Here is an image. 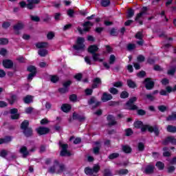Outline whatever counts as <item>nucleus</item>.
I'll use <instances>...</instances> for the list:
<instances>
[{"instance_id":"obj_15","label":"nucleus","mask_w":176,"mask_h":176,"mask_svg":"<svg viewBox=\"0 0 176 176\" xmlns=\"http://www.w3.org/2000/svg\"><path fill=\"white\" fill-rule=\"evenodd\" d=\"M88 104L89 105H93V108H96V107H99V105H100L101 104V102H98L97 101V100H96L94 98H91L89 102H88Z\"/></svg>"},{"instance_id":"obj_55","label":"nucleus","mask_w":176,"mask_h":176,"mask_svg":"<svg viewBox=\"0 0 176 176\" xmlns=\"http://www.w3.org/2000/svg\"><path fill=\"white\" fill-rule=\"evenodd\" d=\"M58 76H52L51 77V82H52L53 83H56V82H58Z\"/></svg>"},{"instance_id":"obj_47","label":"nucleus","mask_w":176,"mask_h":176,"mask_svg":"<svg viewBox=\"0 0 176 176\" xmlns=\"http://www.w3.org/2000/svg\"><path fill=\"white\" fill-rule=\"evenodd\" d=\"M9 40L7 38H0V45H8Z\"/></svg>"},{"instance_id":"obj_20","label":"nucleus","mask_w":176,"mask_h":176,"mask_svg":"<svg viewBox=\"0 0 176 176\" xmlns=\"http://www.w3.org/2000/svg\"><path fill=\"white\" fill-rule=\"evenodd\" d=\"M98 51V47L97 45H90L88 48L89 53H91V54H96V52Z\"/></svg>"},{"instance_id":"obj_18","label":"nucleus","mask_w":176,"mask_h":176,"mask_svg":"<svg viewBox=\"0 0 176 176\" xmlns=\"http://www.w3.org/2000/svg\"><path fill=\"white\" fill-rule=\"evenodd\" d=\"M38 134L43 135V134H47L49 133V129L45 127H40L36 129Z\"/></svg>"},{"instance_id":"obj_8","label":"nucleus","mask_w":176,"mask_h":176,"mask_svg":"<svg viewBox=\"0 0 176 176\" xmlns=\"http://www.w3.org/2000/svg\"><path fill=\"white\" fill-rule=\"evenodd\" d=\"M84 29L82 30V28H78V31L80 34H83V32H87L90 30L91 27H93V23L90 21H87L83 24Z\"/></svg>"},{"instance_id":"obj_31","label":"nucleus","mask_w":176,"mask_h":176,"mask_svg":"<svg viewBox=\"0 0 176 176\" xmlns=\"http://www.w3.org/2000/svg\"><path fill=\"white\" fill-rule=\"evenodd\" d=\"M36 47H37L38 49L47 47V43H36Z\"/></svg>"},{"instance_id":"obj_43","label":"nucleus","mask_w":176,"mask_h":176,"mask_svg":"<svg viewBox=\"0 0 176 176\" xmlns=\"http://www.w3.org/2000/svg\"><path fill=\"white\" fill-rule=\"evenodd\" d=\"M134 16V11L132 9H129L127 13V19H131Z\"/></svg>"},{"instance_id":"obj_46","label":"nucleus","mask_w":176,"mask_h":176,"mask_svg":"<svg viewBox=\"0 0 176 176\" xmlns=\"http://www.w3.org/2000/svg\"><path fill=\"white\" fill-rule=\"evenodd\" d=\"M163 151H164V153H163V155L164 156H165V157H168V156H170V152H168V148H167V147H164V148H163Z\"/></svg>"},{"instance_id":"obj_1","label":"nucleus","mask_w":176,"mask_h":176,"mask_svg":"<svg viewBox=\"0 0 176 176\" xmlns=\"http://www.w3.org/2000/svg\"><path fill=\"white\" fill-rule=\"evenodd\" d=\"M48 171L51 174H61V173L65 171V166L63 164H59L58 162L55 161L54 166L50 168Z\"/></svg>"},{"instance_id":"obj_5","label":"nucleus","mask_w":176,"mask_h":176,"mask_svg":"<svg viewBox=\"0 0 176 176\" xmlns=\"http://www.w3.org/2000/svg\"><path fill=\"white\" fill-rule=\"evenodd\" d=\"M148 130L150 133H154L155 135H159V128L157 126H151L149 125H145L142 128V131L144 133Z\"/></svg>"},{"instance_id":"obj_9","label":"nucleus","mask_w":176,"mask_h":176,"mask_svg":"<svg viewBox=\"0 0 176 176\" xmlns=\"http://www.w3.org/2000/svg\"><path fill=\"white\" fill-rule=\"evenodd\" d=\"M137 101V98L133 97L126 102V109H137V106L134 105V102Z\"/></svg>"},{"instance_id":"obj_25","label":"nucleus","mask_w":176,"mask_h":176,"mask_svg":"<svg viewBox=\"0 0 176 176\" xmlns=\"http://www.w3.org/2000/svg\"><path fill=\"white\" fill-rule=\"evenodd\" d=\"M145 126L146 125H143L142 122L141 121H136L134 123V127H135V129H141V131H142V127Z\"/></svg>"},{"instance_id":"obj_38","label":"nucleus","mask_w":176,"mask_h":176,"mask_svg":"<svg viewBox=\"0 0 176 176\" xmlns=\"http://www.w3.org/2000/svg\"><path fill=\"white\" fill-rule=\"evenodd\" d=\"M28 124H29L28 121L27 120L23 121L21 125V129H22V130L27 129H28L27 127H28Z\"/></svg>"},{"instance_id":"obj_61","label":"nucleus","mask_w":176,"mask_h":176,"mask_svg":"<svg viewBox=\"0 0 176 176\" xmlns=\"http://www.w3.org/2000/svg\"><path fill=\"white\" fill-rule=\"evenodd\" d=\"M3 28H9L10 27V23L9 22H4L2 25Z\"/></svg>"},{"instance_id":"obj_63","label":"nucleus","mask_w":176,"mask_h":176,"mask_svg":"<svg viewBox=\"0 0 176 176\" xmlns=\"http://www.w3.org/2000/svg\"><path fill=\"white\" fill-rule=\"evenodd\" d=\"M61 17V14L60 13H56L54 14V19L56 21H58L60 20V18Z\"/></svg>"},{"instance_id":"obj_2","label":"nucleus","mask_w":176,"mask_h":176,"mask_svg":"<svg viewBox=\"0 0 176 176\" xmlns=\"http://www.w3.org/2000/svg\"><path fill=\"white\" fill-rule=\"evenodd\" d=\"M41 3V0H28V3L21 1L19 3L21 8H27L30 10L35 9V5H38Z\"/></svg>"},{"instance_id":"obj_17","label":"nucleus","mask_w":176,"mask_h":176,"mask_svg":"<svg viewBox=\"0 0 176 176\" xmlns=\"http://www.w3.org/2000/svg\"><path fill=\"white\" fill-rule=\"evenodd\" d=\"M3 65L5 68H12V67H13V61L9 59H6L3 60Z\"/></svg>"},{"instance_id":"obj_56","label":"nucleus","mask_w":176,"mask_h":176,"mask_svg":"<svg viewBox=\"0 0 176 176\" xmlns=\"http://www.w3.org/2000/svg\"><path fill=\"white\" fill-rule=\"evenodd\" d=\"M144 148L145 146L143 144L142 142L138 144V148L139 149V151H144Z\"/></svg>"},{"instance_id":"obj_26","label":"nucleus","mask_w":176,"mask_h":176,"mask_svg":"<svg viewBox=\"0 0 176 176\" xmlns=\"http://www.w3.org/2000/svg\"><path fill=\"white\" fill-rule=\"evenodd\" d=\"M98 85H101V79L100 78H96L94 79V85H92L93 89H96Z\"/></svg>"},{"instance_id":"obj_19","label":"nucleus","mask_w":176,"mask_h":176,"mask_svg":"<svg viewBox=\"0 0 176 176\" xmlns=\"http://www.w3.org/2000/svg\"><path fill=\"white\" fill-rule=\"evenodd\" d=\"M154 170H155V166L152 164H149L146 167L144 173L145 174H152Z\"/></svg>"},{"instance_id":"obj_35","label":"nucleus","mask_w":176,"mask_h":176,"mask_svg":"<svg viewBox=\"0 0 176 176\" xmlns=\"http://www.w3.org/2000/svg\"><path fill=\"white\" fill-rule=\"evenodd\" d=\"M28 71H29V72H31V74H36V68L35 67V66H29L28 67Z\"/></svg>"},{"instance_id":"obj_42","label":"nucleus","mask_w":176,"mask_h":176,"mask_svg":"<svg viewBox=\"0 0 176 176\" xmlns=\"http://www.w3.org/2000/svg\"><path fill=\"white\" fill-rule=\"evenodd\" d=\"M118 157H119V153H113L109 155V159H110L111 160L113 159H116Z\"/></svg>"},{"instance_id":"obj_21","label":"nucleus","mask_w":176,"mask_h":176,"mask_svg":"<svg viewBox=\"0 0 176 176\" xmlns=\"http://www.w3.org/2000/svg\"><path fill=\"white\" fill-rule=\"evenodd\" d=\"M107 120H108L109 126H113V125L116 124V122L115 120V118L113 117L112 115H109L107 116Z\"/></svg>"},{"instance_id":"obj_30","label":"nucleus","mask_w":176,"mask_h":176,"mask_svg":"<svg viewBox=\"0 0 176 176\" xmlns=\"http://www.w3.org/2000/svg\"><path fill=\"white\" fill-rule=\"evenodd\" d=\"M32 96L28 95L23 98L24 102L25 104H30V102H32Z\"/></svg>"},{"instance_id":"obj_34","label":"nucleus","mask_w":176,"mask_h":176,"mask_svg":"<svg viewBox=\"0 0 176 176\" xmlns=\"http://www.w3.org/2000/svg\"><path fill=\"white\" fill-rule=\"evenodd\" d=\"M167 131L169 133H176V126L168 125L167 127Z\"/></svg>"},{"instance_id":"obj_6","label":"nucleus","mask_w":176,"mask_h":176,"mask_svg":"<svg viewBox=\"0 0 176 176\" xmlns=\"http://www.w3.org/2000/svg\"><path fill=\"white\" fill-rule=\"evenodd\" d=\"M59 146H61L62 150L60 151V156H71V153L68 151V144H63V142H59Z\"/></svg>"},{"instance_id":"obj_3","label":"nucleus","mask_w":176,"mask_h":176,"mask_svg":"<svg viewBox=\"0 0 176 176\" xmlns=\"http://www.w3.org/2000/svg\"><path fill=\"white\" fill-rule=\"evenodd\" d=\"M85 38L78 37L76 41V45L73 46L74 50H80L83 52L85 50Z\"/></svg>"},{"instance_id":"obj_11","label":"nucleus","mask_w":176,"mask_h":176,"mask_svg":"<svg viewBox=\"0 0 176 176\" xmlns=\"http://www.w3.org/2000/svg\"><path fill=\"white\" fill-rule=\"evenodd\" d=\"M146 89L147 90H151L153 89V86H155V82L151 80V78H146L144 80Z\"/></svg>"},{"instance_id":"obj_64","label":"nucleus","mask_w":176,"mask_h":176,"mask_svg":"<svg viewBox=\"0 0 176 176\" xmlns=\"http://www.w3.org/2000/svg\"><path fill=\"white\" fill-rule=\"evenodd\" d=\"M74 10H67V14L69 17H74Z\"/></svg>"},{"instance_id":"obj_29","label":"nucleus","mask_w":176,"mask_h":176,"mask_svg":"<svg viewBox=\"0 0 176 176\" xmlns=\"http://www.w3.org/2000/svg\"><path fill=\"white\" fill-rule=\"evenodd\" d=\"M23 133L25 137H31V135H32V129L27 128L26 129H24Z\"/></svg>"},{"instance_id":"obj_57","label":"nucleus","mask_w":176,"mask_h":176,"mask_svg":"<svg viewBox=\"0 0 176 176\" xmlns=\"http://www.w3.org/2000/svg\"><path fill=\"white\" fill-rule=\"evenodd\" d=\"M30 19L31 20H32V21H39L40 19L38 18V16H33V15H31L30 16Z\"/></svg>"},{"instance_id":"obj_10","label":"nucleus","mask_w":176,"mask_h":176,"mask_svg":"<svg viewBox=\"0 0 176 176\" xmlns=\"http://www.w3.org/2000/svg\"><path fill=\"white\" fill-rule=\"evenodd\" d=\"M23 28H24V23H23V22H19L18 23L15 24L13 26V30L16 35H19V34H20L21 30H23Z\"/></svg>"},{"instance_id":"obj_32","label":"nucleus","mask_w":176,"mask_h":176,"mask_svg":"<svg viewBox=\"0 0 176 176\" xmlns=\"http://www.w3.org/2000/svg\"><path fill=\"white\" fill-rule=\"evenodd\" d=\"M38 54L41 57H45V56H47V50H39L38 51Z\"/></svg>"},{"instance_id":"obj_4","label":"nucleus","mask_w":176,"mask_h":176,"mask_svg":"<svg viewBox=\"0 0 176 176\" xmlns=\"http://www.w3.org/2000/svg\"><path fill=\"white\" fill-rule=\"evenodd\" d=\"M101 167L98 164H95L93 167V168H91L89 167H87L85 169V173L87 175H93V174L97 173L100 171V169Z\"/></svg>"},{"instance_id":"obj_40","label":"nucleus","mask_w":176,"mask_h":176,"mask_svg":"<svg viewBox=\"0 0 176 176\" xmlns=\"http://www.w3.org/2000/svg\"><path fill=\"white\" fill-rule=\"evenodd\" d=\"M70 141H73L74 144H79L80 142V141H82V140L80 139V138H77L75 139V138L72 137L70 138Z\"/></svg>"},{"instance_id":"obj_23","label":"nucleus","mask_w":176,"mask_h":176,"mask_svg":"<svg viewBox=\"0 0 176 176\" xmlns=\"http://www.w3.org/2000/svg\"><path fill=\"white\" fill-rule=\"evenodd\" d=\"M96 146L94 148V153L95 155H98L100 152V148H101V144H100L99 142H96L95 143Z\"/></svg>"},{"instance_id":"obj_48","label":"nucleus","mask_w":176,"mask_h":176,"mask_svg":"<svg viewBox=\"0 0 176 176\" xmlns=\"http://www.w3.org/2000/svg\"><path fill=\"white\" fill-rule=\"evenodd\" d=\"M158 109L160 111V112H166V111H167V107L164 105H160L158 107Z\"/></svg>"},{"instance_id":"obj_24","label":"nucleus","mask_w":176,"mask_h":176,"mask_svg":"<svg viewBox=\"0 0 176 176\" xmlns=\"http://www.w3.org/2000/svg\"><path fill=\"white\" fill-rule=\"evenodd\" d=\"M73 119L78 120L80 122H83V120H85L86 118L83 116H79L78 113H74L73 114Z\"/></svg>"},{"instance_id":"obj_28","label":"nucleus","mask_w":176,"mask_h":176,"mask_svg":"<svg viewBox=\"0 0 176 176\" xmlns=\"http://www.w3.org/2000/svg\"><path fill=\"white\" fill-rule=\"evenodd\" d=\"M61 109L63 112H68L71 109V105L68 104H64L62 105Z\"/></svg>"},{"instance_id":"obj_14","label":"nucleus","mask_w":176,"mask_h":176,"mask_svg":"<svg viewBox=\"0 0 176 176\" xmlns=\"http://www.w3.org/2000/svg\"><path fill=\"white\" fill-rule=\"evenodd\" d=\"M19 152L23 155V157H27L28 155H30V151H28V149L24 146L21 147Z\"/></svg>"},{"instance_id":"obj_50","label":"nucleus","mask_w":176,"mask_h":176,"mask_svg":"<svg viewBox=\"0 0 176 176\" xmlns=\"http://www.w3.org/2000/svg\"><path fill=\"white\" fill-rule=\"evenodd\" d=\"M121 98H127L129 97V93L126 91H124L120 94Z\"/></svg>"},{"instance_id":"obj_41","label":"nucleus","mask_w":176,"mask_h":176,"mask_svg":"<svg viewBox=\"0 0 176 176\" xmlns=\"http://www.w3.org/2000/svg\"><path fill=\"white\" fill-rule=\"evenodd\" d=\"M127 85L129 86V87H131L132 89H134V87H135V82H134V81L131 80H127Z\"/></svg>"},{"instance_id":"obj_16","label":"nucleus","mask_w":176,"mask_h":176,"mask_svg":"<svg viewBox=\"0 0 176 176\" xmlns=\"http://www.w3.org/2000/svg\"><path fill=\"white\" fill-rule=\"evenodd\" d=\"M112 98H113L112 95L105 92L103 94L102 97L101 98V100L103 102H107V101L112 100Z\"/></svg>"},{"instance_id":"obj_52","label":"nucleus","mask_w":176,"mask_h":176,"mask_svg":"<svg viewBox=\"0 0 176 176\" xmlns=\"http://www.w3.org/2000/svg\"><path fill=\"white\" fill-rule=\"evenodd\" d=\"M166 92L167 93H171V91H175V86L173 88L171 87H166Z\"/></svg>"},{"instance_id":"obj_27","label":"nucleus","mask_w":176,"mask_h":176,"mask_svg":"<svg viewBox=\"0 0 176 176\" xmlns=\"http://www.w3.org/2000/svg\"><path fill=\"white\" fill-rule=\"evenodd\" d=\"M10 141H12V138H10V137H6L5 138H1L0 139V144H8V142H10Z\"/></svg>"},{"instance_id":"obj_44","label":"nucleus","mask_w":176,"mask_h":176,"mask_svg":"<svg viewBox=\"0 0 176 176\" xmlns=\"http://www.w3.org/2000/svg\"><path fill=\"white\" fill-rule=\"evenodd\" d=\"M9 153V151H6V150H2L0 152V156L1 157H6V156H8V154Z\"/></svg>"},{"instance_id":"obj_53","label":"nucleus","mask_w":176,"mask_h":176,"mask_svg":"<svg viewBox=\"0 0 176 176\" xmlns=\"http://www.w3.org/2000/svg\"><path fill=\"white\" fill-rule=\"evenodd\" d=\"M109 91L111 94H118V93H119V91H118V89L116 88H110L109 89Z\"/></svg>"},{"instance_id":"obj_13","label":"nucleus","mask_w":176,"mask_h":176,"mask_svg":"<svg viewBox=\"0 0 176 176\" xmlns=\"http://www.w3.org/2000/svg\"><path fill=\"white\" fill-rule=\"evenodd\" d=\"M173 144V145H176V139L173 137H168L165 141H164V145H168V144Z\"/></svg>"},{"instance_id":"obj_7","label":"nucleus","mask_w":176,"mask_h":176,"mask_svg":"<svg viewBox=\"0 0 176 176\" xmlns=\"http://www.w3.org/2000/svg\"><path fill=\"white\" fill-rule=\"evenodd\" d=\"M148 10V9H147L146 7H144V8H143L142 9L141 12L139 13V14H138L136 15V17H135V20L138 23H139V24H140V25H142V21H141V19H142V17H144V16H145V14H146V10Z\"/></svg>"},{"instance_id":"obj_60","label":"nucleus","mask_w":176,"mask_h":176,"mask_svg":"<svg viewBox=\"0 0 176 176\" xmlns=\"http://www.w3.org/2000/svg\"><path fill=\"white\" fill-rule=\"evenodd\" d=\"M125 133H126V135L129 137L131 135V134H133V131L130 129H126Z\"/></svg>"},{"instance_id":"obj_33","label":"nucleus","mask_w":176,"mask_h":176,"mask_svg":"<svg viewBox=\"0 0 176 176\" xmlns=\"http://www.w3.org/2000/svg\"><path fill=\"white\" fill-rule=\"evenodd\" d=\"M100 3H101L102 6H103L104 8H107V6H109V5L111 4V1L110 0H102Z\"/></svg>"},{"instance_id":"obj_12","label":"nucleus","mask_w":176,"mask_h":176,"mask_svg":"<svg viewBox=\"0 0 176 176\" xmlns=\"http://www.w3.org/2000/svg\"><path fill=\"white\" fill-rule=\"evenodd\" d=\"M18 111L19 110H17V109H12L10 110L11 119L16 120L20 118V114L17 113Z\"/></svg>"},{"instance_id":"obj_36","label":"nucleus","mask_w":176,"mask_h":176,"mask_svg":"<svg viewBox=\"0 0 176 176\" xmlns=\"http://www.w3.org/2000/svg\"><path fill=\"white\" fill-rule=\"evenodd\" d=\"M166 120L171 121V120H176V112H173L170 116H169Z\"/></svg>"},{"instance_id":"obj_54","label":"nucleus","mask_w":176,"mask_h":176,"mask_svg":"<svg viewBox=\"0 0 176 176\" xmlns=\"http://www.w3.org/2000/svg\"><path fill=\"white\" fill-rule=\"evenodd\" d=\"M128 173H129V170L127 169H121L119 170V174H120L121 175H124Z\"/></svg>"},{"instance_id":"obj_39","label":"nucleus","mask_w":176,"mask_h":176,"mask_svg":"<svg viewBox=\"0 0 176 176\" xmlns=\"http://www.w3.org/2000/svg\"><path fill=\"white\" fill-rule=\"evenodd\" d=\"M122 151L125 153H130L131 152V148H130L129 146H123Z\"/></svg>"},{"instance_id":"obj_49","label":"nucleus","mask_w":176,"mask_h":176,"mask_svg":"<svg viewBox=\"0 0 176 176\" xmlns=\"http://www.w3.org/2000/svg\"><path fill=\"white\" fill-rule=\"evenodd\" d=\"M137 60L138 61V63H143V61H145V57L142 55H139L137 57Z\"/></svg>"},{"instance_id":"obj_62","label":"nucleus","mask_w":176,"mask_h":176,"mask_svg":"<svg viewBox=\"0 0 176 176\" xmlns=\"http://www.w3.org/2000/svg\"><path fill=\"white\" fill-rule=\"evenodd\" d=\"M128 50H133V49H135V44H129L127 46Z\"/></svg>"},{"instance_id":"obj_22","label":"nucleus","mask_w":176,"mask_h":176,"mask_svg":"<svg viewBox=\"0 0 176 176\" xmlns=\"http://www.w3.org/2000/svg\"><path fill=\"white\" fill-rule=\"evenodd\" d=\"M92 58L94 61H98L99 63H102V61H104V58L100 57L99 54H94L92 55Z\"/></svg>"},{"instance_id":"obj_59","label":"nucleus","mask_w":176,"mask_h":176,"mask_svg":"<svg viewBox=\"0 0 176 176\" xmlns=\"http://www.w3.org/2000/svg\"><path fill=\"white\" fill-rule=\"evenodd\" d=\"M136 39H142V32H138L135 35Z\"/></svg>"},{"instance_id":"obj_45","label":"nucleus","mask_w":176,"mask_h":176,"mask_svg":"<svg viewBox=\"0 0 176 176\" xmlns=\"http://www.w3.org/2000/svg\"><path fill=\"white\" fill-rule=\"evenodd\" d=\"M116 60V57H115V55L111 54L110 56V58H109V64H111V65L113 64V63H115Z\"/></svg>"},{"instance_id":"obj_51","label":"nucleus","mask_w":176,"mask_h":176,"mask_svg":"<svg viewBox=\"0 0 176 176\" xmlns=\"http://www.w3.org/2000/svg\"><path fill=\"white\" fill-rule=\"evenodd\" d=\"M104 176H113L109 169H104Z\"/></svg>"},{"instance_id":"obj_58","label":"nucleus","mask_w":176,"mask_h":176,"mask_svg":"<svg viewBox=\"0 0 176 176\" xmlns=\"http://www.w3.org/2000/svg\"><path fill=\"white\" fill-rule=\"evenodd\" d=\"M146 97L148 98V100H150V101H153V100H155V97L152 94H146Z\"/></svg>"},{"instance_id":"obj_37","label":"nucleus","mask_w":176,"mask_h":176,"mask_svg":"<svg viewBox=\"0 0 176 176\" xmlns=\"http://www.w3.org/2000/svg\"><path fill=\"white\" fill-rule=\"evenodd\" d=\"M155 166L159 170H163L164 168V164L162 162H157Z\"/></svg>"}]
</instances>
